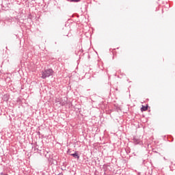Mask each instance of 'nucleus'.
I'll use <instances>...</instances> for the list:
<instances>
[{"label": "nucleus", "instance_id": "nucleus-1", "mask_svg": "<svg viewBox=\"0 0 175 175\" xmlns=\"http://www.w3.org/2000/svg\"><path fill=\"white\" fill-rule=\"evenodd\" d=\"M53 74V70L52 69H46L44 71H42L41 72V78L42 79H45L51 76H52Z\"/></svg>", "mask_w": 175, "mask_h": 175}, {"label": "nucleus", "instance_id": "nucleus-2", "mask_svg": "<svg viewBox=\"0 0 175 175\" xmlns=\"http://www.w3.org/2000/svg\"><path fill=\"white\" fill-rule=\"evenodd\" d=\"M70 156L77 159H79L80 158V156L77 153V152H75V153L70 154Z\"/></svg>", "mask_w": 175, "mask_h": 175}, {"label": "nucleus", "instance_id": "nucleus-3", "mask_svg": "<svg viewBox=\"0 0 175 175\" xmlns=\"http://www.w3.org/2000/svg\"><path fill=\"white\" fill-rule=\"evenodd\" d=\"M66 101H67V98H64V100H62L61 101H59V104L62 106H64L66 104Z\"/></svg>", "mask_w": 175, "mask_h": 175}, {"label": "nucleus", "instance_id": "nucleus-4", "mask_svg": "<svg viewBox=\"0 0 175 175\" xmlns=\"http://www.w3.org/2000/svg\"><path fill=\"white\" fill-rule=\"evenodd\" d=\"M133 142H134L135 144H140L141 140H140L139 139H137V138L134 137V138H133Z\"/></svg>", "mask_w": 175, "mask_h": 175}, {"label": "nucleus", "instance_id": "nucleus-5", "mask_svg": "<svg viewBox=\"0 0 175 175\" xmlns=\"http://www.w3.org/2000/svg\"><path fill=\"white\" fill-rule=\"evenodd\" d=\"M148 105H146V106L142 105V107L141 108V111H146L148 110Z\"/></svg>", "mask_w": 175, "mask_h": 175}, {"label": "nucleus", "instance_id": "nucleus-6", "mask_svg": "<svg viewBox=\"0 0 175 175\" xmlns=\"http://www.w3.org/2000/svg\"><path fill=\"white\" fill-rule=\"evenodd\" d=\"M81 0H72L73 2H79Z\"/></svg>", "mask_w": 175, "mask_h": 175}, {"label": "nucleus", "instance_id": "nucleus-7", "mask_svg": "<svg viewBox=\"0 0 175 175\" xmlns=\"http://www.w3.org/2000/svg\"><path fill=\"white\" fill-rule=\"evenodd\" d=\"M0 175H8V174H4L3 172L0 173Z\"/></svg>", "mask_w": 175, "mask_h": 175}, {"label": "nucleus", "instance_id": "nucleus-8", "mask_svg": "<svg viewBox=\"0 0 175 175\" xmlns=\"http://www.w3.org/2000/svg\"><path fill=\"white\" fill-rule=\"evenodd\" d=\"M57 175H64L62 173H59Z\"/></svg>", "mask_w": 175, "mask_h": 175}]
</instances>
